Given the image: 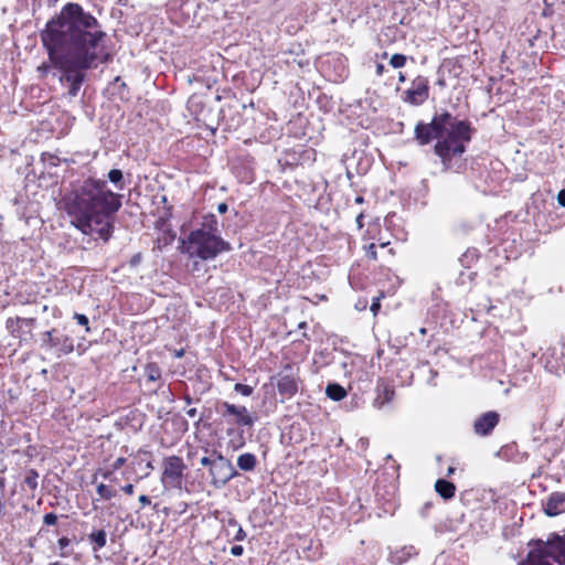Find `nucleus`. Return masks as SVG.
<instances>
[{"label": "nucleus", "instance_id": "obj_33", "mask_svg": "<svg viewBox=\"0 0 565 565\" xmlns=\"http://www.w3.org/2000/svg\"><path fill=\"white\" fill-rule=\"evenodd\" d=\"M245 539H246V532L242 529V526H238L233 540L241 542V541H244Z\"/></svg>", "mask_w": 565, "mask_h": 565}, {"label": "nucleus", "instance_id": "obj_15", "mask_svg": "<svg viewBox=\"0 0 565 565\" xmlns=\"http://www.w3.org/2000/svg\"><path fill=\"white\" fill-rule=\"evenodd\" d=\"M376 392L377 396L374 399V406L377 408H382L385 404L392 402L395 395L394 388L383 380L379 381Z\"/></svg>", "mask_w": 565, "mask_h": 565}, {"label": "nucleus", "instance_id": "obj_57", "mask_svg": "<svg viewBox=\"0 0 565 565\" xmlns=\"http://www.w3.org/2000/svg\"><path fill=\"white\" fill-rule=\"evenodd\" d=\"M49 565H61V563L60 562H54V563H51Z\"/></svg>", "mask_w": 565, "mask_h": 565}, {"label": "nucleus", "instance_id": "obj_31", "mask_svg": "<svg viewBox=\"0 0 565 565\" xmlns=\"http://www.w3.org/2000/svg\"><path fill=\"white\" fill-rule=\"evenodd\" d=\"M56 522H57V515L55 513L50 512V513L44 514L43 523L45 525H49V526L54 525V524H56Z\"/></svg>", "mask_w": 565, "mask_h": 565}, {"label": "nucleus", "instance_id": "obj_23", "mask_svg": "<svg viewBox=\"0 0 565 565\" xmlns=\"http://www.w3.org/2000/svg\"><path fill=\"white\" fill-rule=\"evenodd\" d=\"M108 180L116 186L117 190H122L125 188L124 183V174L119 169H111L108 172Z\"/></svg>", "mask_w": 565, "mask_h": 565}, {"label": "nucleus", "instance_id": "obj_24", "mask_svg": "<svg viewBox=\"0 0 565 565\" xmlns=\"http://www.w3.org/2000/svg\"><path fill=\"white\" fill-rule=\"evenodd\" d=\"M72 540L63 536L57 541L58 555L61 557H68L72 555L73 550L71 548Z\"/></svg>", "mask_w": 565, "mask_h": 565}, {"label": "nucleus", "instance_id": "obj_28", "mask_svg": "<svg viewBox=\"0 0 565 565\" xmlns=\"http://www.w3.org/2000/svg\"><path fill=\"white\" fill-rule=\"evenodd\" d=\"M234 391L243 396H250L254 392V388L246 384L236 383L234 385Z\"/></svg>", "mask_w": 565, "mask_h": 565}, {"label": "nucleus", "instance_id": "obj_35", "mask_svg": "<svg viewBox=\"0 0 565 565\" xmlns=\"http://www.w3.org/2000/svg\"><path fill=\"white\" fill-rule=\"evenodd\" d=\"M244 552V548L242 545H234L232 548H231V554L233 556H241Z\"/></svg>", "mask_w": 565, "mask_h": 565}, {"label": "nucleus", "instance_id": "obj_13", "mask_svg": "<svg viewBox=\"0 0 565 565\" xmlns=\"http://www.w3.org/2000/svg\"><path fill=\"white\" fill-rule=\"evenodd\" d=\"M500 420L497 412L490 411L479 416L473 423V431L479 436H488Z\"/></svg>", "mask_w": 565, "mask_h": 565}, {"label": "nucleus", "instance_id": "obj_25", "mask_svg": "<svg viewBox=\"0 0 565 565\" xmlns=\"http://www.w3.org/2000/svg\"><path fill=\"white\" fill-rule=\"evenodd\" d=\"M38 479L39 473L34 469H30L26 471L25 477L23 479V483L30 489L35 490L38 488Z\"/></svg>", "mask_w": 565, "mask_h": 565}, {"label": "nucleus", "instance_id": "obj_21", "mask_svg": "<svg viewBox=\"0 0 565 565\" xmlns=\"http://www.w3.org/2000/svg\"><path fill=\"white\" fill-rule=\"evenodd\" d=\"M143 375L147 382H158L161 380V370L157 363H148L145 366Z\"/></svg>", "mask_w": 565, "mask_h": 565}, {"label": "nucleus", "instance_id": "obj_20", "mask_svg": "<svg viewBox=\"0 0 565 565\" xmlns=\"http://www.w3.org/2000/svg\"><path fill=\"white\" fill-rule=\"evenodd\" d=\"M326 394L333 401H341L347 396V391L338 383H330L326 388Z\"/></svg>", "mask_w": 565, "mask_h": 565}, {"label": "nucleus", "instance_id": "obj_36", "mask_svg": "<svg viewBox=\"0 0 565 565\" xmlns=\"http://www.w3.org/2000/svg\"><path fill=\"white\" fill-rule=\"evenodd\" d=\"M6 493V478L3 476V471H0V494L4 495Z\"/></svg>", "mask_w": 565, "mask_h": 565}, {"label": "nucleus", "instance_id": "obj_34", "mask_svg": "<svg viewBox=\"0 0 565 565\" xmlns=\"http://www.w3.org/2000/svg\"><path fill=\"white\" fill-rule=\"evenodd\" d=\"M126 463V458L124 457H119L117 458L114 463H113V470H118L120 469Z\"/></svg>", "mask_w": 565, "mask_h": 565}, {"label": "nucleus", "instance_id": "obj_40", "mask_svg": "<svg viewBox=\"0 0 565 565\" xmlns=\"http://www.w3.org/2000/svg\"><path fill=\"white\" fill-rule=\"evenodd\" d=\"M141 260V254H136L131 257L130 259V265L131 266H137Z\"/></svg>", "mask_w": 565, "mask_h": 565}, {"label": "nucleus", "instance_id": "obj_17", "mask_svg": "<svg viewBox=\"0 0 565 565\" xmlns=\"http://www.w3.org/2000/svg\"><path fill=\"white\" fill-rule=\"evenodd\" d=\"M436 492L445 500H449L455 497L456 486L445 479H438L435 483Z\"/></svg>", "mask_w": 565, "mask_h": 565}, {"label": "nucleus", "instance_id": "obj_18", "mask_svg": "<svg viewBox=\"0 0 565 565\" xmlns=\"http://www.w3.org/2000/svg\"><path fill=\"white\" fill-rule=\"evenodd\" d=\"M88 541L92 544V548L94 552L103 548L107 543V533L105 530L100 529L88 534Z\"/></svg>", "mask_w": 565, "mask_h": 565}, {"label": "nucleus", "instance_id": "obj_46", "mask_svg": "<svg viewBox=\"0 0 565 565\" xmlns=\"http://www.w3.org/2000/svg\"><path fill=\"white\" fill-rule=\"evenodd\" d=\"M362 220H363V214H362V213H360V214L356 216V223H358L359 228L363 227V222H362Z\"/></svg>", "mask_w": 565, "mask_h": 565}, {"label": "nucleus", "instance_id": "obj_55", "mask_svg": "<svg viewBox=\"0 0 565 565\" xmlns=\"http://www.w3.org/2000/svg\"><path fill=\"white\" fill-rule=\"evenodd\" d=\"M306 326H307V323H306V322H300V323H299V328H305Z\"/></svg>", "mask_w": 565, "mask_h": 565}, {"label": "nucleus", "instance_id": "obj_29", "mask_svg": "<svg viewBox=\"0 0 565 565\" xmlns=\"http://www.w3.org/2000/svg\"><path fill=\"white\" fill-rule=\"evenodd\" d=\"M139 456H145V463H146V468L148 469V471L145 473V477H147L149 475V472L154 469L152 461H151L152 455L148 450H139Z\"/></svg>", "mask_w": 565, "mask_h": 565}, {"label": "nucleus", "instance_id": "obj_11", "mask_svg": "<svg viewBox=\"0 0 565 565\" xmlns=\"http://www.w3.org/2000/svg\"><path fill=\"white\" fill-rule=\"evenodd\" d=\"M404 94V102L416 106L423 104L428 98L429 95L427 78L423 76H417L413 81L412 87L405 90Z\"/></svg>", "mask_w": 565, "mask_h": 565}, {"label": "nucleus", "instance_id": "obj_14", "mask_svg": "<svg viewBox=\"0 0 565 565\" xmlns=\"http://www.w3.org/2000/svg\"><path fill=\"white\" fill-rule=\"evenodd\" d=\"M543 511L551 518L565 513V491H555L548 494L543 502Z\"/></svg>", "mask_w": 565, "mask_h": 565}, {"label": "nucleus", "instance_id": "obj_19", "mask_svg": "<svg viewBox=\"0 0 565 565\" xmlns=\"http://www.w3.org/2000/svg\"><path fill=\"white\" fill-rule=\"evenodd\" d=\"M257 466V458L254 454L245 452L238 456L237 467L242 471H253Z\"/></svg>", "mask_w": 565, "mask_h": 565}, {"label": "nucleus", "instance_id": "obj_32", "mask_svg": "<svg viewBox=\"0 0 565 565\" xmlns=\"http://www.w3.org/2000/svg\"><path fill=\"white\" fill-rule=\"evenodd\" d=\"M366 256L367 258L370 259H373L375 260L377 258V255H376V245L374 243H371L367 247H366Z\"/></svg>", "mask_w": 565, "mask_h": 565}, {"label": "nucleus", "instance_id": "obj_1", "mask_svg": "<svg viewBox=\"0 0 565 565\" xmlns=\"http://www.w3.org/2000/svg\"><path fill=\"white\" fill-rule=\"evenodd\" d=\"M40 39L52 66L61 72L60 82L75 97L86 79L85 72L110 62L106 52L107 33L100 22L75 2H67L40 31Z\"/></svg>", "mask_w": 565, "mask_h": 565}, {"label": "nucleus", "instance_id": "obj_56", "mask_svg": "<svg viewBox=\"0 0 565 565\" xmlns=\"http://www.w3.org/2000/svg\"><path fill=\"white\" fill-rule=\"evenodd\" d=\"M387 244H388V243L382 242L380 246H381V247H385Z\"/></svg>", "mask_w": 565, "mask_h": 565}, {"label": "nucleus", "instance_id": "obj_27", "mask_svg": "<svg viewBox=\"0 0 565 565\" xmlns=\"http://www.w3.org/2000/svg\"><path fill=\"white\" fill-rule=\"evenodd\" d=\"M407 57L404 54H394L390 60V64L394 68H401L405 66Z\"/></svg>", "mask_w": 565, "mask_h": 565}, {"label": "nucleus", "instance_id": "obj_42", "mask_svg": "<svg viewBox=\"0 0 565 565\" xmlns=\"http://www.w3.org/2000/svg\"><path fill=\"white\" fill-rule=\"evenodd\" d=\"M145 462V456H139V454L136 456L135 461L132 463H136L138 466H141V463Z\"/></svg>", "mask_w": 565, "mask_h": 565}, {"label": "nucleus", "instance_id": "obj_37", "mask_svg": "<svg viewBox=\"0 0 565 565\" xmlns=\"http://www.w3.org/2000/svg\"><path fill=\"white\" fill-rule=\"evenodd\" d=\"M557 201L559 205L565 207V189L561 190L557 194Z\"/></svg>", "mask_w": 565, "mask_h": 565}, {"label": "nucleus", "instance_id": "obj_52", "mask_svg": "<svg viewBox=\"0 0 565 565\" xmlns=\"http://www.w3.org/2000/svg\"><path fill=\"white\" fill-rule=\"evenodd\" d=\"M184 401H185V403H186L188 405H190V404L192 403V398H191V396H189V395H186V396L184 397Z\"/></svg>", "mask_w": 565, "mask_h": 565}, {"label": "nucleus", "instance_id": "obj_4", "mask_svg": "<svg viewBox=\"0 0 565 565\" xmlns=\"http://www.w3.org/2000/svg\"><path fill=\"white\" fill-rule=\"evenodd\" d=\"M217 222L214 215L205 218L200 228L192 231L183 241V249L191 258L211 260L224 252L232 249L228 242L217 234Z\"/></svg>", "mask_w": 565, "mask_h": 565}, {"label": "nucleus", "instance_id": "obj_50", "mask_svg": "<svg viewBox=\"0 0 565 565\" xmlns=\"http://www.w3.org/2000/svg\"><path fill=\"white\" fill-rule=\"evenodd\" d=\"M455 468L454 467H449L448 470H447V476H451L454 472H455Z\"/></svg>", "mask_w": 565, "mask_h": 565}, {"label": "nucleus", "instance_id": "obj_49", "mask_svg": "<svg viewBox=\"0 0 565 565\" xmlns=\"http://www.w3.org/2000/svg\"><path fill=\"white\" fill-rule=\"evenodd\" d=\"M363 201H364V199H363V196H361V195H359V196H356V198H355V203H358V204L363 203Z\"/></svg>", "mask_w": 565, "mask_h": 565}, {"label": "nucleus", "instance_id": "obj_8", "mask_svg": "<svg viewBox=\"0 0 565 565\" xmlns=\"http://www.w3.org/2000/svg\"><path fill=\"white\" fill-rule=\"evenodd\" d=\"M277 390L278 393L285 398H291L299 390L301 380L299 377L298 369L287 363L284 369L277 374Z\"/></svg>", "mask_w": 565, "mask_h": 565}, {"label": "nucleus", "instance_id": "obj_45", "mask_svg": "<svg viewBox=\"0 0 565 565\" xmlns=\"http://www.w3.org/2000/svg\"><path fill=\"white\" fill-rule=\"evenodd\" d=\"M217 211L220 213H225L227 211V204L225 203H220L218 206H217Z\"/></svg>", "mask_w": 565, "mask_h": 565}, {"label": "nucleus", "instance_id": "obj_26", "mask_svg": "<svg viewBox=\"0 0 565 565\" xmlns=\"http://www.w3.org/2000/svg\"><path fill=\"white\" fill-rule=\"evenodd\" d=\"M204 451L206 455L200 459V463L203 467H209L210 470L212 468V465H214L216 455L222 452L216 449L209 450L207 448H205Z\"/></svg>", "mask_w": 565, "mask_h": 565}, {"label": "nucleus", "instance_id": "obj_9", "mask_svg": "<svg viewBox=\"0 0 565 565\" xmlns=\"http://www.w3.org/2000/svg\"><path fill=\"white\" fill-rule=\"evenodd\" d=\"M220 407L221 409L218 412L227 424H233L238 427L254 426L255 419L245 406L222 402Z\"/></svg>", "mask_w": 565, "mask_h": 565}, {"label": "nucleus", "instance_id": "obj_30", "mask_svg": "<svg viewBox=\"0 0 565 565\" xmlns=\"http://www.w3.org/2000/svg\"><path fill=\"white\" fill-rule=\"evenodd\" d=\"M74 319L77 321L78 324L85 327L86 331L89 332V327H88V318L83 315V313H75L74 315Z\"/></svg>", "mask_w": 565, "mask_h": 565}, {"label": "nucleus", "instance_id": "obj_16", "mask_svg": "<svg viewBox=\"0 0 565 565\" xmlns=\"http://www.w3.org/2000/svg\"><path fill=\"white\" fill-rule=\"evenodd\" d=\"M417 552L414 546H404L395 552L391 553L390 561L394 565H402L407 562L413 555H416Z\"/></svg>", "mask_w": 565, "mask_h": 565}, {"label": "nucleus", "instance_id": "obj_38", "mask_svg": "<svg viewBox=\"0 0 565 565\" xmlns=\"http://www.w3.org/2000/svg\"><path fill=\"white\" fill-rule=\"evenodd\" d=\"M121 490L126 493V494H129L131 495L135 491V487L134 484L129 483V484H126L121 488Z\"/></svg>", "mask_w": 565, "mask_h": 565}, {"label": "nucleus", "instance_id": "obj_53", "mask_svg": "<svg viewBox=\"0 0 565 565\" xmlns=\"http://www.w3.org/2000/svg\"><path fill=\"white\" fill-rule=\"evenodd\" d=\"M3 497H4V495L0 494V512H1V511L3 510V508H4V504H3V502H2V498H3Z\"/></svg>", "mask_w": 565, "mask_h": 565}, {"label": "nucleus", "instance_id": "obj_51", "mask_svg": "<svg viewBox=\"0 0 565 565\" xmlns=\"http://www.w3.org/2000/svg\"><path fill=\"white\" fill-rule=\"evenodd\" d=\"M398 81L399 82H405L406 81V77H405V75L403 73L398 74Z\"/></svg>", "mask_w": 565, "mask_h": 565}, {"label": "nucleus", "instance_id": "obj_54", "mask_svg": "<svg viewBox=\"0 0 565 565\" xmlns=\"http://www.w3.org/2000/svg\"><path fill=\"white\" fill-rule=\"evenodd\" d=\"M426 332H427L426 328H420V329H419V333H420V334L425 335V334H426Z\"/></svg>", "mask_w": 565, "mask_h": 565}, {"label": "nucleus", "instance_id": "obj_22", "mask_svg": "<svg viewBox=\"0 0 565 565\" xmlns=\"http://www.w3.org/2000/svg\"><path fill=\"white\" fill-rule=\"evenodd\" d=\"M96 492L98 498L94 499V501L110 500L117 495V490L105 483H98L96 487Z\"/></svg>", "mask_w": 565, "mask_h": 565}, {"label": "nucleus", "instance_id": "obj_47", "mask_svg": "<svg viewBox=\"0 0 565 565\" xmlns=\"http://www.w3.org/2000/svg\"><path fill=\"white\" fill-rule=\"evenodd\" d=\"M227 524H228L230 526H234V527H238V526H239V525H238V523H237V521H236L234 518H231V519L227 521Z\"/></svg>", "mask_w": 565, "mask_h": 565}, {"label": "nucleus", "instance_id": "obj_12", "mask_svg": "<svg viewBox=\"0 0 565 565\" xmlns=\"http://www.w3.org/2000/svg\"><path fill=\"white\" fill-rule=\"evenodd\" d=\"M35 321V318H8L6 321V328L12 337L19 338L22 342L26 339V335L32 337V329Z\"/></svg>", "mask_w": 565, "mask_h": 565}, {"label": "nucleus", "instance_id": "obj_7", "mask_svg": "<svg viewBox=\"0 0 565 565\" xmlns=\"http://www.w3.org/2000/svg\"><path fill=\"white\" fill-rule=\"evenodd\" d=\"M211 477V484L215 489L225 487L232 479L238 476L237 470L223 454H217L214 465L209 471Z\"/></svg>", "mask_w": 565, "mask_h": 565}, {"label": "nucleus", "instance_id": "obj_39", "mask_svg": "<svg viewBox=\"0 0 565 565\" xmlns=\"http://www.w3.org/2000/svg\"><path fill=\"white\" fill-rule=\"evenodd\" d=\"M139 502L145 507V505H149L151 503V500L148 495L141 494L139 497Z\"/></svg>", "mask_w": 565, "mask_h": 565}, {"label": "nucleus", "instance_id": "obj_43", "mask_svg": "<svg viewBox=\"0 0 565 565\" xmlns=\"http://www.w3.org/2000/svg\"><path fill=\"white\" fill-rule=\"evenodd\" d=\"M380 309V302L379 300L374 301L371 306V310L373 311L374 315H376V311Z\"/></svg>", "mask_w": 565, "mask_h": 565}, {"label": "nucleus", "instance_id": "obj_2", "mask_svg": "<svg viewBox=\"0 0 565 565\" xmlns=\"http://www.w3.org/2000/svg\"><path fill=\"white\" fill-rule=\"evenodd\" d=\"M62 203L82 233L107 242L114 231L113 217L121 207V195L110 191L106 181L87 178L73 183Z\"/></svg>", "mask_w": 565, "mask_h": 565}, {"label": "nucleus", "instance_id": "obj_3", "mask_svg": "<svg viewBox=\"0 0 565 565\" xmlns=\"http://www.w3.org/2000/svg\"><path fill=\"white\" fill-rule=\"evenodd\" d=\"M414 132L420 146L437 139L434 152L440 158L444 170L448 171L454 168L452 160L461 158L466 152V146L471 141L475 129L468 120H459L445 110L436 114L429 124L419 121Z\"/></svg>", "mask_w": 565, "mask_h": 565}, {"label": "nucleus", "instance_id": "obj_5", "mask_svg": "<svg viewBox=\"0 0 565 565\" xmlns=\"http://www.w3.org/2000/svg\"><path fill=\"white\" fill-rule=\"evenodd\" d=\"M531 550L520 565H565V537L553 533L547 541L529 543Z\"/></svg>", "mask_w": 565, "mask_h": 565}, {"label": "nucleus", "instance_id": "obj_41", "mask_svg": "<svg viewBox=\"0 0 565 565\" xmlns=\"http://www.w3.org/2000/svg\"><path fill=\"white\" fill-rule=\"evenodd\" d=\"M375 72H376V75L382 76L383 73L385 72V66L381 63L376 64Z\"/></svg>", "mask_w": 565, "mask_h": 565}, {"label": "nucleus", "instance_id": "obj_48", "mask_svg": "<svg viewBox=\"0 0 565 565\" xmlns=\"http://www.w3.org/2000/svg\"><path fill=\"white\" fill-rule=\"evenodd\" d=\"M102 476L104 479H109L111 476V471H104V472H102Z\"/></svg>", "mask_w": 565, "mask_h": 565}, {"label": "nucleus", "instance_id": "obj_10", "mask_svg": "<svg viewBox=\"0 0 565 565\" xmlns=\"http://www.w3.org/2000/svg\"><path fill=\"white\" fill-rule=\"evenodd\" d=\"M42 347L55 349L57 356L67 355L74 351V340L72 337L52 329L42 334Z\"/></svg>", "mask_w": 565, "mask_h": 565}, {"label": "nucleus", "instance_id": "obj_6", "mask_svg": "<svg viewBox=\"0 0 565 565\" xmlns=\"http://www.w3.org/2000/svg\"><path fill=\"white\" fill-rule=\"evenodd\" d=\"M163 471L161 482L166 488L181 489L182 478L186 466L179 456H168L162 462Z\"/></svg>", "mask_w": 565, "mask_h": 565}, {"label": "nucleus", "instance_id": "obj_44", "mask_svg": "<svg viewBox=\"0 0 565 565\" xmlns=\"http://www.w3.org/2000/svg\"><path fill=\"white\" fill-rule=\"evenodd\" d=\"M185 413L189 417L194 418L198 412L196 408H189Z\"/></svg>", "mask_w": 565, "mask_h": 565}]
</instances>
